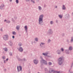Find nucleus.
Returning a JSON list of instances; mask_svg holds the SVG:
<instances>
[{
  "mask_svg": "<svg viewBox=\"0 0 73 73\" xmlns=\"http://www.w3.org/2000/svg\"><path fill=\"white\" fill-rule=\"evenodd\" d=\"M43 17H44V15H41L39 16L38 19V24L40 25H43Z\"/></svg>",
  "mask_w": 73,
  "mask_h": 73,
  "instance_id": "f257e3e1",
  "label": "nucleus"
},
{
  "mask_svg": "<svg viewBox=\"0 0 73 73\" xmlns=\"http://www.w3.org/2000/svg\"><path fill=\"white\" fill-rule=\"evenodd\" d=\"M50 73H61L62 72L61 71H54L52 68H50L49 71Z\"/></svg>",
  "mask_w": 73,
  "mask_h": 73,
  "instance_id": "f03ea898",
  "label": "nucleus"
},
{
  "mask_svg": "<svg viewBox=\"0 0 73 73\" xmlns=\"http://www.w3.org/2000/svg\"><path fill=\"white\" fill-rule=\"evenodd\" d=\"M40 58H41V59L40 61L41 63H44L45 65H48V63H47V62L45 60L43 59L42 56H40Z\"/></svg>",
  "mask_w": 73,
  "mask_h": 73,
  "instance_id": "7ed1b4c3",
  "label": "nucleus"
},
{
  "mask_svg": "<svg viewBox=\"0 0 73 73\" xmlns=\"http://www.w3.org/2000/svg\"><path fill=\"white\" fill-rule=\"evenodd\" d=\"M58 63L59 65H61L63 63V61H62V58H60L58 60Z\"/></svg>",
  "mask_w": 73,
  "mask_h": 73,
  "instance_id": "20e7f679",
  "label": "nucleus"
},
{
  "mask_svg": "<svg viewBox=\"0 0 73 73\" xmlns=\"http://www.w3.org/2000/svg\"><path fill=\"white\" fill-rule=\"evenodd\" d=\"M8 35H4L3 36V40H5V41H7V40H8Z\"/></svg>",
  "mask_w": 73,
  "mask_h": 73,
  "instance_id": "39448f33",
  "label": "nucleus"
},
{
  "mask_svg": "<svg viewBox=\"0 0 73 73\" xmlns=\"http://www.w3.org/2000/svg\"><path fill=\"white\" fill-rule=\"evenodd\" d=\"M19 69H19V66H17V71L18 72H19L20 70V71H22V67L21 66H19Z\"/></svg>",
  "mask_w": 73,
  "mask_h": 73,
  "instance_id": "423d86ee",
  "label": "nucleus"
},
{
  "mask_svg": "<svg viewBox=\"0 0 73 73\" xmlns=\"http://www.w3.org/2000/svg\"><path fill=\"white\" fill-rule=\"evenodd\" d=\"M17 49L19 50V51H20V52H23V50H24L23 47H20L19 48H17Z\"/></svg>",
  "mask_w": 73,
  "mask_h": 73,
  "instance_id": "0eeeda50",
  "label": "nucleus"
},
{
  "mask_svg": "<svg viewBox=\"0 0 73 73\" xmlns=\"http://www.w3.org/2000/svg\"><path fill=\"white\" fill-rule=\"evenodd\" d=\"M48 33H49V34L52 35V34L53 33V31H52V30L51 29H49L48 31Z\"/></svg>",
  "mask_w": 73,
  "mask_h": 73,
  "instance_id": "6e6552de",
  "label": "nucleus"
},
{
  "mask_svg": "<svg viewBox=\"0 0 73 73\" xmlns=\"http://www.w3.org/2000/svg\"><path fill=\"white\" fill-rule=\"evenodd\" d=\"M34 62L35 64L36 65L38 63V61L37 59H35L34 60Z\"/></svg>",
  "mask_w": 73,
  "mask_h": 73,
  "instance_id": "1a4fd4ad",
  "label": "nucleus"
},
{
  "mask_svg": "<svg viewBox=\"0 0 73 73\" xmlns=\"http://www.w3.org/2000/svg\"><path fill=\"white\" fill-rule=\"evenodd\" d=\"M56 52L58 54H60L61 53V52L60 50H58L56 51Z\"/></svg>",
  "mask_w": 73,
  "mask_h": 73,
  "instance_id": "9d476101",
  "label": "nucleus"
},
{
  "mask_svg": "<svg viewBox=\"0 0 73 73\" xmlns=\"http://www.w3.org/2000/svg\"><path fill=\"white\" fill-rule=\"evenodd\" d=\"M9 44L10 46H12L13 44V43L11 41H10L9 42Z\"/></svg>",
  "mask_w": 73,
  "mask_h": 73,
  "instance_id": "9b49d317",
  "label": "nucleus"
},
{
  "mask_svg": "<svg viewBox=\"0 0 73 73\" xmlns=\"http://www.w3.org/2000/svg\"><path fill=\"white\" fill-rule=\"evenodd\" d=\"M48 54L49 53L48 52H46V53H42L43 55V56H47V55H48Z\"/></svg>",
  "mask_w": 73,
  "mask_h": 73,
  "instance_id": "f8f14e48",
  "label": "nucleus"
},
{
  "mask_svg": "<svg viewBox=\"0 0 73 73\" xmlns=\"http://www.w3.org/2000/svg\"><path fill=\"white\" fill-rule=\"evenodd\" d=\"M45 44V43L41 42L40 44V46L41 47H42V46L43 45H44Z\"/></svg>",
  "mask_w": 73,
  "mask_h": 73,
  "instance_id": "ddd939ff",
  "label": "nucleus"
},
{
  "mask_svg": "<svg viewBox=\"0 0 73 73\" xmlns=\"http://www.w3.org/2000/svg\"><path fill=\"white\" fill-rule=\"evenodd\" d=\"M24 28L26 32H27L28 31V27H27V26H25Z\"/></svg>",
  "mask_w": 73,
  "mask_h": 73,
  "instance_id": "4468645a",
  "label": "nucleus"
},
{
  "mask_svg": "<svg viewBox=\"0 0 73 73\" xmlns=\"http://www.w3.org/2000/svg\"><path fill=\"white\" fill-rule=\"evenodd\" d=\"M20 26L19 25H17L16 27V29H17V31H19L20 30Z\"/></svg>",
  "mask_w": 73,
  "mask_h": 73,
  "instance_id": "2eb2a0df",
  "label": "nucleus"
},
{
  "mask_svg": "<svg viewBox=\"0 0 73 73\" xmlns=\"http://www.w3.org/2000/svg\"><path fill=\"white\" fill-rule=\"evenodd\" d=\"M62 9L63 10H65L66 9V7L64 5H62Z\"/></svg>",
  "mask_w": 73,
  "mask_h": 73,
  "instance_id": "dca6fc26",
  "label": "nucleus"
},
{
  "mask_svg": "<svg viewBox=\"0 0 73 73\" xmlns=\"http://www.w3.org/2000/svg\"><path fill=\"white\" fill-rule=\"evenodd\" d=\"M1 7L3 8V7H4V6H5V5L3 3H1L0 4Z\"/></svg>",
  "mask_w": 73,
  "mask_h": 73,
  "instance_id": "f3484780",
  "label": "nucleus"
},
{
  "mask_svg": "<svg viewBox=\"0 0 73 73\" xmlns=\"http://www.w3.org/2000/svg\"><path fill=\"white\" fill-rule=\"evenodd\" d=\"M3 50L5 52H8V49L7 48H4Z\"/></svg>",
  "mask_w": 73,
  "mask_h": 73,
  "instance_id": "a211bd4d",
  "label": "nucleus"
},
{
  "mask_svg": "<svg viewBox=\"0 0 73 73\" xmlns=\"http://www.w3.org/2000/svg\"><path fill=\"white\" fill-rule=\"evenodd\" d=\"M66 54H69V50H66Z\"/></svg>",
  "mask_w": 73,
  "mask_h": 73,
  "instance_id": "6ab92c4d",
  "label": "nucleus"
},
{
  "mask_svg": "<svg viewBox=\"0 0 73 73\" xmlns=\"http://www.w3.org/2000/svg\"><path fill=\"white\" fill-rule=\"evenodd\" d=\"M35 41H36V42H38V38H35Z\"/></svg>",
  "mask_w": 73,
  "mask_h": 73,
  "instance_id": "aec40b11",
  "label": "nucleus"
},
{
  "mask_svg": "<svg viewBox=\"0 0 73 73\" xmlns=\"http://www.w3.org/2000/svg\"><path fill=\"white\" fill-rule=\"evenodd\" d=\"M69 49L70 50H72L73 49V47H72V46L69 47Z\"/></svg>",
  "mask_w": 73,
  "mask_h": 73,
  "instance_id": "412c9836",
  "label": "nucleus"
},
{
  "mask_svg": "<svg viewBox=\"0 0 73 73\" xmlns=\"http://www.w3.org/2000/svg\"><path fill=\"white\" fill-rule=\"evenodd\" d=\"M19 46H21L23 45V44L21 42H19L18 44Z\"/></svg>",
  "mask_w": 73,
  "mask_h": 73,
  "instance_id": "4be33fe9",
  "label": "nucleus"
},
{
  "mask_svg": "<svg viewBox=\"0 0 73 73\" xmlns=\"http://www.w3.org/2000/svg\"><path fill=\"white\" fill-rule=\"evenodd\" d=\"M38 9H39V11H41L42 10V8L40 6H39L38 7Z\"/></svg>",
  "mask_w": 73,
  "mask_h": 73,
  "instance_id": "5701e85b",
  "label": "nucleus"
},
{
  "mask_svg": "<svg viewBox=\"0 0 73 73\" xmlns=\"http://www.w3.org/2000/svg\"><path fill=\"white\" fill-rule=\"evenodd\" d=\"M12 34L13 35H16V32L15 31H13L12 32Z\"/></svg>",
  "mask_w": 73,
  "mask_h": 73,
  "instance_id": "b1692460",
  "label": "nucleus"
},
{
  "mask_svg": "<svg viewBox=\"0 0 73 73\" xmlns=\"http://www.w3.org/2000/svg\"><path fill=\"white\" fill-rule=\"evenodd\" d=\"M44 70L45 71V72H48V70L47 69V68H45L44 69Z\"/></svg>",
  "mask_w": 73,
  "mask_h": 73,
  "instance_id": "393cba45",
  "label": "nucleus"
},
{
  "mask_svg": "<svg viewBox=\"0 0 73 73\" xmlns=\"http://www.w3.org/2000/svg\"><path fill=\"white\" fill-rule=\"evenodd\" d=\"M48 64L49 65H52V63L51 62H48Z\"/></svg>",
  "mask_w": 73,
  "mask_h": 73,
  "instance_id": "a878e982",
  "label": "nucleus"
},
{
  "mask_svg": "<svg viewBox=\"0 0 73 73\" xmlns=\"http://www.w3.org/2000/svg\"><path fill=\"white\" fill-rule=\"evenodd\" d=\"M65 17L68 18L69 17V14H66L65 16Z\"/></svg>",
  "mask_w": 73,
  "mask_h": 73,
  "instance_id": "bb28decb",
  "label": "nucleus"
},
{
  "mask_svg": "<svg viewBox=\"0 0 73 73\" xmlns=\"http://www.w3.org/2000/svg\"><path fill=\"white\" fill-rule=\"evenodd\" d=\"M58 16L60 18V19H61L62 18V16L61 15H59Z\"/></svg>",
  "mask_w": 73,
  "mask_h": 73,
  "instance_id": "cd10ccee",
  "label": "nucleus"
},
{
  "mask_svg": "<svg viewBox=\"0 0 73 73\" xmlns=\"http://www.w3.org/2000/svg\"><path fill=\"white\" fill-rule=\"evenodd\" d=\"M70 41H71V42H73V36H72L71 37Z\"/></svg>",
  "mask_w": 73,
  "mask_h": 73,
  "instance_id": "c85d7f7f",
  "label": "nucleus"
},
{
  "mask_svg": "<svg viewBox=\"0 0 73 73\" xmlns=\"http://www.w3.org/2000/svg\"><path fill=\"white\" fill-rule=\"evenodd\" d=\"M54 22L53 21H51L50 22V24L51 25L53 24Z\"/></svg>",
  "mask_w": 73,
  "mask_h": 73,
  "instance_id": "c756f323",
  "label": "nucleus"
},
{
  "mask_svg": "<svg viewBox=\"0 0 73 73\" xmlns=\"http://www.w3.org/2000/svg\"><path fill=\"white\" fill-rule=\"evenodd\" d=\"M51 41V40H50V39H49L48 41V43H49Z\"/></svg>",
  "mask_w": 73,
  "mask_h": 73,
  "instance_id": "7c9ffc66",
  "label": "nucleus"
},
{
  "mask_svg": "<svg viewBox=\"0 0 73 73\" xmlns=\"http://www.w3.org/2000/svg\"><path fill=\"white\" fill-rule=\"evenodd\" d=\"M9 54L10 56H12V52H10L9 53Z\"/></svg>",
  "mask_w": 73,
  "mask_h": 73,
  "instance_id": "2f4dec72",
  "label": "nucleus"
},
{
  "mask_svg": "<svg viewBox=\"0 0 73 73\" xmlns=\"http://www.w3.org/2000/svg\"><path fill=\"white\" fill-rule=\"evenodd\" d=\"M60 50H61V51H62V52H64V50L63 48H61L60 49Z\"/></svg>",
  "mask_w": 73,
  "mask_h": 73,
  "instance_id": "473e14b6",
  "label": "nucleus"
},
{
  "mask_svg": "<svg viewBox=\"0 0 73 73\" xmlns=\"http://www.w3.org/2000/svg\"><path fill=\"white\" fill-rule=\"evenodd\" d=\"M11 23V21H7V23Z\"/></svg>",
  "mask_w": 73,
  "mask_h": 73,
  "instance_id": "72a5a7b5",
  "label": "nucleus"
},
{
  "mask_svg": "<svg viewBox=\"0 0 73 73\" xmlns=\"http://www.w3.org/2000/svg\"><path fill=\"white\" fill-rule=\"evenodd\" d=\"M2 58L3 59H5V56H2Z\"/></svg>",
  "mask_w": 73,
  "mask_h": 73,
  "instance_id": "f704fd0d",
  "label": "nucleus"
},
{
  "mask_svg": "<svg viewBox=\"0 0 73 73\" xmlns=\"http://www.w3.org/2000/svg\"><path fill=\"white\" fill-rule=\"evenodd\" d=\"M16 3L17 4H19V0H16Z\"/></svg>",
  "mask_w": 73,
  "mask_h": 73,
  "instance_id": "c9c22d12",
  "label": "nucleus"
},
{
  "mask_svg": "<svg viewBox=\"0 0 73 73\" xmlns=\"http://www.w3.org/2000/svg\"><path fill=\"white\" fill-rule=\"evenodd\" d=\"M14 19H15V20H16V19H17V17L15 16V17H14Z\"/></svg>",
  "mask_w": 73,
  "mask_h": 73,
  "instance_id": "e433bc0d",
  "label": "nucleus"
},
{
  "mask_svg": "<svg viewBox=\"0 0 73 73\" xmlns=\"http://www.w3.org/2000/svg\"><path fill=\"white\" fill-rule=\"evenodd\" d=\"M11 20L13 22H15V20H13V19L12 18Z\"/></svg>",
  "mask_w": 73,
  "mask_h": 73,
  "instance_id": "4c0bfd02",
  "label": "nucleus"
},
{
  "mask_svg": "<svg viewBox=\"0 0 73 73\" xmlns=\"http://www.w3.org/2000/svg\"><path fill=\"white\" fill-rule=\"evenodd\" d=\"M23 61H26V59H25V58H24L23 60Z\"/></svg>",
  "mask_w": 73,
  "mask_h": 73,
  "instance_id": "58836bf2",
  "label": "nucleus"
},
{
  "mask_svg": "<svg viewBox=\"0 0 73 73\" xmlns=\"http://www.w3.org/2000/svg\"><path fill=\"white\" fill-rule=\"evenodd\" d=\"M18 60L19 61H22L23 60L20 58H18Z\"/></svg>",
  "mask_w": 73,
  "mask_h": 73,
  "instance_id": "ea45409f",
  "label": "nucleus"
},
{
  "mask_svg": "<svg viewBox=\"0 0 73 73\" xmlns=\"http://www.w3.org/2000/svg\"><path fill=\"white\" fill-rule=\"evenodd\" d=\"M65 35V34L64 33L63 34H62V36H64Z\"/></svg>",
  "mask_w": 73,
  "mask_h": 73,
  "instance_id": "a19ab883",
  "label": "nucleus"
},
{
  "mask_svg": "<svg viewBox=\"0 0 73 73\" xmlns=\"http://www.w3.org/2000/svg\"><path fill=\"white\" fill-rule=\"evenodd\" d=\"M4 63H6V60H4Z\"/></svg>",
  "mask_w": 73,
  "mask_h": 73,
  "instance_id": "79ce46f5",
  "label": "nucleus"
},
{
  "mask_svg": "<svg viewBox=\"0 0 73 73\" xmlns=\"http://www.w3.org/2000/svg\"><path fill=\"white\" fill-rule=\"evenodd\" d=\"M7 71V69H5L4 70V72H6Z\"/></svg>",
  "mask_w": 73,
  "mask_h": 73,
  "instance_id": "37998d69",
  "label": "nucleus"
},
{
  "mask_svg": "<svg viewBox=\"0 0 73 73\" xmlns=\"http://www.w3.org/2000/svg\"><path fill=\"white\" fill-rule=\"evenodd\" d=\"M46 56L47 57H50V56H49V55H47V56Z\"/></svg>",
  "mask_w": 73,
  "mask_h": 73,
  "instance_id": "c03bdc74",
  "label": "nucleus"
},
{
  "mask_svg": "<svg viewBox=\"0 0 73 73\" xmlns=\"http://www.w3.org/2000/svg\"><path fill=\"white\" fill-rule=\"evenodd\" d=\"M3 9V8H2V7H1V6H0V9Z\"/></svg>",
  "mask_w": 73,
  "mask_h": 73,
  "instance_id": "a18cd8bd",
  "label": "nucleus"
},
{
  "mask_svg": "<svg viewBox=\"0 0 73 73\" xmlns=\"http://www.w3.org/2000/svg\"><path fill=\"white\" fill-rule=\"evenodd\" d=\"M26 1H29L30 0H25Z\"/></svg>",
  "mask_w": 73,
  "mask_h": 73,
  "instance_id": "49530a36",
  "label": "nucleus"
},
{
  "mask_svg": "<svg viewBox=\"0 0 73 73\" xmlns=\"http://www.w3.org/2000/svg\"><path fill=\"white\" fill-rule=\"evenodd\" d=\"M32 2H33V3H35V1H33Z\"/></svg>",
  "mask_w": 73,
  "mask_h": 73,
  "instance_id": "de8ad7c7",
  "label": "nucleus"
},
{
  "mask_svg": "<svg viewBox=\"0 0 73 73\" xmlns=\"http://www.w3.org/2000/svg\"><path fill=\"white\" fill-rule=\"evenodd\" d=\"M12 38H15V36H12Z\"/></svg>",
  "mask_w": 73,
  "mask_h": 73,
  "instance_id": "09e8293b",
  "label": "nucleus"
},
{
  "mask_svg": "<svg viewBox=\"0 0 73 73\" xmlns=\"http://www.w3.org/2000/svg\"><path fill=\"white\" fill-rule=\"evenodd\" d=\"M56 22L57 23H58V20H56Z\"/></svg>",
  "mask_w": 73,
  "mask_h": 73,
  "instance_id": "8fccbe9b",
  "label": "nucleus"
},
{
  "mask_svg": "<svg viewBox=\"0 0 73 73\" xmlns=\"http://www.w3.org/2000/svg\"><path fill=\"white\" fill-rule=\"evenodd\" d=\"M0 30H1V31H2H2H3V29H1Z\"/></svg>",
  "mask_w": 73,
  "mask_h": 73,
  "instance_id": "3c124183",
  "label": "nucleus"
},
{
  "mask_svg": "<svg viewBox=\"0 0 73 73\" xmlns=\"http://www.w3.org/2000/svg\"><path fill=\"white\" fill-rule=\"evenodd\" d=\"M7 21V20L6 19H5V20H4V22H5V21Z\"/></svg>",
  "mask_w": 73,
  "mask_h": 73,
  "instance_id": "603ef678",
  "label": "nucleus"
},
{
  "mask_svg": "<svg viewBox=\"0 0 73 73\" xmlns=\"http://www.w3.org/2000/svg\"><path fill=\"white\" fill-rule=\"evenodd\" d=\"M56 8H57V6H55Z\"/></svg>",
  "mask_w": 73,
  "mask_h": 73,
  "instance_id": "864d4df0",
  "label": "nucleus"
},
{
  "mask_svg": "<svg viewBox=\"0 0 73 73\" xmlns=\"http://www.w3.org/2000/svg\"><path fill=\"white\" fill-rule=\"evenodd\" d=\"M9 1H10V2H12V0H9Z\"/></svg>",
  "mask_w": 73,
  "mask_h": 73,
  "instance_id": "5fc2aeb1",
  "label": "nucleus"
},
{
  "mask_svg": "<svg viewBox=\"0 0 73 73\" xmlns=\"http://www.w3.org/2000/svg\"><path fill=\"white\" fill-rule=\"evenodd\" d=\"M67 42H69V40H67Z\"/></svg>",
  "mask_w": 73,
  "mask_h": 73,
  "instance_id": "6e6d98bb",
  "label": "nucleus"
},
{
  "mask_svg": "<svg viewBox=\"0 0 73 73\" xmlns=\"http://www.w3.org/2000/svg\"><path fill=\"white\" fill-rule=\"evenodd\" d=\"M6 60V61H8V58Z\"/></svg>",
  "mask_w": 73,
  "mask_h": 73,
  "instance_id": "4d7b16f0",
  "label": "nucleus"
},
{
  "mask_svg": "<svg viewBox=\"0 0 73 73\" xmlns=\"http://www.w3.org/2000/svg\"><path fill=\"white\" fill-rule=\"evenodd\" d=\"M45 73H49V72H45Z\"/></svg>",
  "mask_w": 73,
  "mask_h": 73,
  "instance_id": "13d9d810",
  "label": "nucleus"
},
{
  "mask_svg": "<svg viewBox=\"0 0 73 73\" xmlns=\"http://www.w3.org/2000/svg\"><path fill=\"white\" fill-rule=\"evenodd\" d=\"M70 73H73V72H70Z\"/></svg>",
  "mask_w": 73,
  "mask_h": 73,
  "instance_id": "bf43d9fd",
  "label": "nucleus"
},
{
  "mask_svg": "<svg viewBox=\"0 0 73 73\" xmlns=\"http://www.w3.org/2000/svg\"><path fill=\"white\" fill-rule=\"evenodd\" d=\"M33 1V0H31V1L32 2Z\"/></svg>",
  "mask_w": 73,
  "mask_h": 73,
  "instance_id": "052dcab7",
  "label": "nucleus"
},
{
  "mask_svg": "<svg viewBox=\"0 0 73 73\" xmlns=\"http://www.w3.org/2000/svg\"><path fill=\"white\" fill-rule=\"evenodd\" d=\"M0 16H1V15H0Z\"/></svg>",
  "mask_w": 73,
  "mask_h": 73,
  "instance_id": "680f3d73",
  "label": "nucleus"
}]
</instances>
